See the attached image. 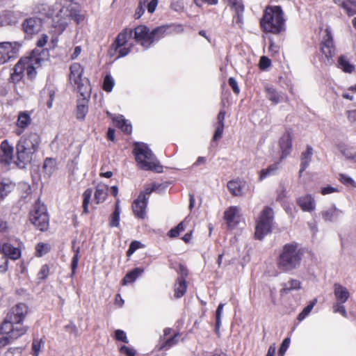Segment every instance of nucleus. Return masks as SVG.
<instances>
[{
  "instance_id": "9b49d317",
  "label": "nucleus",
  "mask_w": 356,
  "mask_h": 356,
  "mask_svg": "<svg viewBox=\"0 0 356 356\" xmlns=\"http://www.w3.org/2000/svg\"><path fill=\"white\" fill-rule=\"evenodd\" d=\"M27 332L26 328L13 329L8 323H2L0 327V348L11 343Z\"/></svg>"
},
{
  "instance_id": "f03ea898",
  "label": "nucleus",
  "mask_w": 356,
  "mask_h": 356,
  "mask_svg": "<svg viewBox=\"0 0 356 356\" xmlns=\"http://www.w3.org/2000/svg\"><path fill=\"white\" fill-rule=\"evenodd\" d=\"M41 137L36 131L22 135L16 145L17 159L23 164L31 163L33 155L38 151Z\"/></svg>"
},
{
  "instance_id": "9d476101",
  "label": "nucleus",
  "mask_w": 356,
  "mask_h": 356,
  "mask_svg": "<svg viewBox=\"0 0 356 356\" xmlns=\"http://www.w3.org/2000/svg\"><path fill=\"white\" fill-rule=\"evenodd\" d=\"M273 211L270 207H265L262 211L256 226L255 237L261 240L268 234L273 224Z\"/></svg>"
},
{
  "instance_id": "ea45409f",
  "label": "nucleus",
  "mask_w": 356,
  "mask_h": 356,
  "mask_svg": "<svg viewBox=\"0 0 356 356\" xmlns=\"http://www.w3.org/2000/svg\"><path fill=\"white\" fill-rule=\"evenodd\" d=\"M9 228L6 221L0 219V247L2 243L8 240Z\"/></svg>"
},
{
  "instance_id": "a19ab883",
  "label": "nucleus",
  "mask_w": 356,
  "mask_h": 356,
  "mask_svg": "<svg viewBox=\"0 0 356 356\" xmlns=\"http://www.w3.org/2000/svg\"><path fill=\"white\" fill-rule=\"evenodd\" d=\"M227 3L235 13L244 12V6L241 0H227Z\"/></svg>"
},
{
  "instance_id": "b1692460",
  "label": "nucleus",
  "mask_w": 356,
  "mask_h": 356,
  "mask_svg": "<svg viewBox=\"0 0 356 356\" xmlns=\"http://www.w3.org/2000/svg\"><path fill=\"white\" fill-rule=\"evenodd\" d=\"M343 214V211L337 208L335 205L323 210L321 212L322 218L325 221H334Z\"/></svg>"
},
{
  "instance_id": "338daca9",
  "label": "nucleus",
  "mask_w": 356,
  "mask_h": 356,
  "mask_svg": "<svg viewBox=\"0 0 356 356\" xmlns=\"http://www.w3.org/2000/svg\"><path fill=\"white\" fill-rule=\"evenodd\" d=\"M229 84L230 87L232 88L234 93L238 94L240 92V88H239L238 83L234 78L230 77L229 79Z\"/></svg>"
},
{
  "instance_id": "f704fd0d",
  "label": "nucleus",
  "mask_w": 356,
  "mask_h": 356,
  "mask_svg": "<svg viewBox=\"0 0 356 356\" xmlns=\"http://www.w3.org/2000/svg\"><path fill=\"white\" fill-rule=\"evenodd\" d=\"M187 289L186 280L184 277H178L175 286V296L177 298L182 297Z\"/></svg>"
},
{
  "instance_id": "2f4dec72",
  "label": "nucleus",
  "mask_w": 356,
  "mask_h": 356,
  "mask_svg": "<svg viewBox=\"0 0 356 356\" xmlns=\"http://www.w3.org/2000/svg\"><path fill=\"white\" fill-rule=\"evenodd\" d=\"M280 162L270 165L267 168L262 169L259 172V181H262L268 177L275 175L280 168Z\"/></svg>"
},
{
  "instance_id": "20e7f679",
  "label": "nucleus",
  "mask_w": 356,
  "mask_h": 356,
  "mask_svg": "<svg viewBox=\"0 0 356 356\" xmlns=\"http://www.w3.org/2000/svg\"><path fill=\"white\" fill-rule=\"evenodd\" d=\"M283 11L280 6H268L266 8L260 21L264 31L277 34L284 30Z\"/></svg>"
},
{
  "instance_id": "7c9ffc66",
  "label": "nucleus",
  "mask_w": 356,
  "mask_h": 356,
  "mask_svg": "<svg viewBox=\"0 0 356 356\" xmlns=\"http://www.w3.org/2000/svg\"><path fill=\"white\" fill-rule=\"evenodd\" d=\"M108 187L105 184H98L95 193V200L97 204L102 203L105 201L107 197Z\"/></svg>"
},
{
  "instance_id": "6e6d98bb",
  "label": "nucleus",
  "mask_w": 356,
  "mask_h": 356,
  "mask_svg": "<svg viewBox=\"0 0 356 356\" xmlns=\"http://www.w3.org/2000/svg\"><path fill=\"white\" fill-rule=\"evenodd\" d=\"M43 346L42 340L34 339L32 343V351L34 356H38L41 347Z\"/></svg>"
},
{
  "instance_id": "0eeeda50",
  "label": "nucleus",
  "mask_w": 356,
  "mask_h": 356,
  "mask_svg": "<svg viewBox=\"0 0 356 356\" xmlns=\"http://www.w3.org/2000/svg\"><path fill=\"white\" fill-rule=\"evenodd\" d=\"M70 83L72 85L78 92L83 96L90 92L88 80L83 77V67L79 63H74L70 67Z\"/></svg>"
},
{
  "instance_id": "1a4fd4ad",
  "label": "nucleus",
  "mask_w": 356,
  "mask_h": 356,
  "mask_svg": "<svg viewBox=\"0 0 356 356\" xmlns=\"http://www.w3.org/2000/svg\"><path fill=\"white\" fill-rule=\"evenodd\" d=\"M31 222L40 231H44L49 226V216L46 207L38 200L30 213Z\"/></svg>"
},
{
  "instance_id": "680f3d73",
  "label": "nucleus",
  "mask_w": 356,
  "mask_h": 356,
  "mask_svg": "<svg viewBox=\"0 0 356 356\" xmlns=\"http://www.w3.org/2000/svg\"><path fill=\"white\" fill-rule=\"evenodd\" d=\"M271 65L270 60L266 56H262L259 60V68L262 70H266Z\"/></svg>"
},
{
  "instance_id": "052dcab7",
  "label": "nucleus",
  "mask_w": 356,
  "mask_h": 356,
  "mask_svg": "<svg viewBox=\"0 0 356 356\" xmlns=\"http://www.w3.org/2000/svg\"><path fill=\"white\" fill-rule=\"evenodd\" d=\"M120 352L121 354L125 355L126 356L136 355V350L133 348L124 345L120 348Z\"/></svg>"
},
{
  "instance_id": "09e8293b",
  "label": "nucleus",
  "mask_w": 356,
  "mask_h": 356,
  "mask_svg": "<svg viewBox=\"0 0 356 356\" xmlns=\"http://www.w3.org/2000/svg\"><path fill=\"white\" fill-rule=\"evenodd\" d=\"M339 180L346 186H351L353 187H356L355 181L350 177L345 174H340Z\"/></svg>"
},
{
  "instance_id": "603ef678",
  "label": "nucleus",
  "mask_w": 356,
  "mask_h": 356,
  "mask_svg": "<svg viewBox=\"0 0 356 356\" xmlns=\"http://www.w3.org/2000/svg\"><path fill=\"white\" fill-rule=\"evenodd\" d=\"M179 337V334H175L173 337L167 339L161 346V349L168 350L172 346L177 343L178 340L177 337Z\"/></svg>"
},
{
  "instance_id": "2eb2a0df",
  "label": "nucleus",
  "mask_w": 356,
  "mask_h": 356,
  "mask_svg": "<svg viewBox=\"0 0 356 356\" xmlns=\"http://www.w3.org/2000/svg\"><path fill=\"white\" fill-rule=\"evenodd\" d=\"M134 38L145 48L150 47V31L146 26H138L134 29Z\"/></svg>"
},
{
  "instance_id": "c85d7f7f",
  "label": "nucleus",
  "mask_w": 356,
  "mask_h": 356,
  "mask_svg": "<svg viewBox=\"0 0 356 356\" xmlns=\"http://www.w3.org/2000/svg\"><path fill=\"white\" fill-rule=\"evenodd\" d=\"M245 181L241 180H232L227 183V188L229 192L234 196H242Z\"/></svg>"
},
{
  "instance_id": "a211bd4d",
  "label": "nucleus",
  "mask_w": 356,
  "mask_h": 356,
  "mask_svg": "<svg viewBox=\"0 0 356 356\" xmlns=\"http://www.w3.org/2000/svg\"><path fill=\"white\" fill-rule=\"evenodd\" d=\"M31 123L30 114L27 111H21L18 114L16 122L17 129L15 134L20 136L23 134L24 129L27 128Z\"/></svg>"
},
{
  "instance_id": "8fccbe9b",
  "label": "nucleus",
  "mask_w": 356,
  "mask_h": 356,
  "mask_svg": "<svg viewBox=\"0 0 356 356\" xmlns=\"http://www.w3.org/2000/svg\"><path fill=\"white\" fill-rule=\"evenodd\" d=\"M344 10L346 11L347 14L350 16L354 15L356 14V1L355 0H348V3L345 7Z\"/></svg>"
},
{
  "instance_id": "dca6fc26",
  "label": "nucleus",
  "mask_w": 356,
  "mask_h": 356,
  "mask_svg": "<svg viewBox=\"0 0 356 356\" xmlns=\"http://www.w3.org/2000/svg\"><path fill=\"white\" fill-rule=\"evenodd\" d=\"M227 227L234 228L239 222V209L237 207H230L225 211L224 216Z\"/></svg>"
},
{
  "instance_id": "de8ad7c7",
  "label": "nucleus",
  "mask_w": 356,
  "mask_h": 356,
  "mask_svg": "<svg viewBox=\"0 0 356 356\" xmlns=\"http://www.w3.org/2000/svg\"><path fill=\"white\" fill-rule=\"evenodd\" d=\"M343 302H336L332 307L334 313H339L341 314L343 317L347 318L348 314L346 312V308L343 306Z\"/></svg>"
},
{
  "instance_id": "5fc2aeb1",
  "label": "nucleus",
  "mask_w": 356,
  "mask_h": 356,
  "mask_svg": "<svg viewBox=\"0 0 356 356\" xmlns=\"http://www.w3.org/2000/svg\"><path fill=\"white\" fill-rule=\"evenodd\" d=\"M143 247V245L140 242L138 241H134L131 243L129 248L127 252V254L128 257H130L132 254H134L138 249Z\"/></svg>"
},
{
  "instance_id": "6e6552de",
  "label": "nucleus",
  "mask_w": 356,
  "mask_h": 356,
  "mask_svg": "<svg viewBox=\"0 0 356 356\" xmlns=\"http://www.w3.org/2000/svg\"><path fill=\"white\" fill-rule=\"evenodd\" d=\"M27 314L28 307L25 304L19 303L11 308L2 323H8L10 325V328L13 330L16 328H26L28 330L26 326L22 325Z\"/></svg>"
},
{
  "instance_id": "69168bd1",
  "label": "nucleus",
  "mask_w": 356,
  "mask_h": 356,
  "mask_svg": "<svg viewBox=\"0 0 356 356\" xmlns=\"http://www.w3.org/2000/svg\"><path fill=\"white\" fill-rule=\"evenodd\" d=\"M223 129H224V126L216 125V129L213 137V140L216 141L222 137V133H223Z\"/></svg>"
},
{
  "instance_id": "4c0bfd02",
  "label": "nucleus",
  "mask_w": 356,
  "mask_h": 356,
  "mask_svg": "<svg viewBox=\"0 0 356 356\" xmlns=\"http://www.w3.org/2000/svg\"><path fill=\"white\" fill-rule=\"evenodd\" d=\"M14 188V185L10 181L0 182V200H3Z\"/></svg>"
},
{
  "instance_id": "c9c22d12",
  "label": "nucleus",
  "mask_w": 356,
  "mask_h": 356,
  "mask_svg": "<svg viewBox=\"0 0 356 356\" xmlns=\"http://www.w3.org/2000/svg\"><path fill=\"white\" fill-rule=\"evenodd\" d=\"M121 209L120 207V200L118 199L115 204V211L111 216L109 225L111 227H118L120 225V215Z\"/></svg>"
},
{
  "instance_id": "0e129e2a",
  "label": "nucleus",
  "mask_w": 356,
  "mask_h": 356,
  "mask_svg": "<svg viewBox=\"0 0 356 356\" xmlns=\"http://www.w3.org/2000/svg\"><path fill=\"white\" fill-rule=\"evenodd\" d=\"M338 191L339 190L337 188L331 186H327L325 187L322 188L321 190V193L323 195H326Z\"/></svg>"
},
{
  "instance_id": "3c124183",
  "label": "nucleus",
  "mask_w": 356,
  "mask_h": 356,
  "mask_svg": "<svg viewBox=\"0 0 356 356\" xmlns=\"http://www.w3.org/2000/svg\"><path fill=\"white\" fill-rule=\"evenodd\" d=\"M79 253V249L77 248L75 250V254L73 256L72 259V264H71L72 273L70 275L71 277H72L74 275V274L76 273V270L78 267Z\"/></svg>"
},
{
  "instance_id": "cd10ccee",
  "label": "nucleus",
  "mask_w": 356,
  "mask_h": 356,
  "mask_svg": "<svg viewBox=\"0 0 356 356\" xmlns=\"http://www.w3.org/2000/svg\"><path fill=\"white\" fill-rule=\"evenodd\" d=\"M168 29V26H161L150 31V46L167 35L169 33Z\"/></svg>"
},
{
  "instance_id": "13d9d810",
  "label": "nucleus",
  "mask_w": 356,
  "mask_h": 356,
  "mask_svg": "<svg viewBox=\"0 0 356 356\" xmlns=\"http://www.w3.org/2000/svg\"><path fill=\"white\" fill-rule=\"evenodd\" d=\"M148 0H139V5L136 9L135 13V17L136 19L140 18L145 12V6Z\"/></svg>"
},
{
  "instance_id": "774afa93",
  "label": "nucleus",
  "mask_w": 356,
  "mask_h": 356,
  "mask_svg": "<svg viewBox=\"0 0 356 356\" xmlns=\"http://www.w3.org/2000/svg\"><path fill=\"white\" fill-rule=\"evenodd\" d=\"M243 13H235V15L233 17V22L237 24L239 27H241L243 24Z\"/></svg>"
},
{
  "instance_id": "79ce46f5",
  "label": "nucleus",
  "mask_w": 356,
  "mask_h": 356,
  "mask_svg": "<svg viewBox=\"0 0 356 356\" xmlns=\"http://www.w3.org/2000/svg\"><path fill=\"white\" fill-rule=\"evenodd\" d=\"M317 303V299H314L312 301L310 302V303L304 308V309L299 314L298 316V319L301 321L304 320L311 312L313 307L316 305Z\"/></svg>"
},
{
  "instance_id": "7ed1b4c3",
  "label": "nucleus",
  "mask_w": 356,
  "mask_h": 356,
  "mask_svg": "<svg viewBox=\"0 0 356 356\" xmlns=\"http://www.w3.org/2000/svg\"><path fill=\"white\" fill-rule=\"evenodd\" d=\"M138 166L145 170L161 172L163 167L160 165L151 149L143 143H136L133 151Z\"/></svg>"
},
{
  "instance_id": "f257e3e1",
  "label": "nucleus",
  "mask_w": 356,
  "mask_h": 356,
  "mask_svg": "<svg viewBox=\"0 0 356 356\" xmlns=\"http://www.w3.org/2000/svg\"><path fill=\"white\" fill-rule=\"evenodd\" d=\"M303 251L298 243L291 242L285 244L277 259V268L284 273L291 272L299 268Z\"/></svg>"
},
{
  "instance_id": "c756f323",
  "label": "nucleus",
  "mask_w": 356,
  "mask_h": 356,
  "mask_svg": "<svg viewBox=\"0 0 356 356\" xmlns=\"http://www.w3.org/2000/svg\"><path fill=\"white\" fill-rule=\"evenodd\" d=\"M115 125L120 128L123 132L129 134L132 131L131 124L125 120L122 115H118L113 118Z\"/></svg>"
},
{
  "instance_id": "e433bc0d",
  "label": "nucleus",
  "mask_w": 356,
  "mask_h": 356,
  "mask_svg": "<svg viewBox=\"0 0 356 356\" xmlns=\"http://www.w3.org/2000/svg\"><path fill=\"white\" fill-rule=\"evenodd\" d=\"M338 66L343 72L347 73H351L355 70V66L350 64L347 58L343 56H341L339 58Z\"/></svg>"
},
{
  "instance_id": "412c9836",
  "label": "nucleus",
  "mask_w": 356,
  "mask_h": 356,
  "mask_svg": "<svg viewBox=\"0 0 356 356\" xmlns=\"http://www.w3.org/2000/svg\"><path fill=\"white\" fill-rule=\"evenodd\" d=\"M13 154V147L7 140H3L0 145V163H9Z\"/></svg>"
},
{
  "instance_id": "5701e85b",
  "label": "nucleus",
  "mask_w": 356,
  "mask_h": 356,
  "mask_svg": "<svg viewBox=\"0 0 356 356\" xmlns=\"http://www.w3.org/2000/svg\"><path fill=\"white\" fill-rule=\"evenodd\" d=\"M89 95V92L83 96V98L78 100L76 106V116L79 120H83L88 111V99L86 96Z\"/></svg>"
},
{
  "instance_id": "ddd939ff",
  "label": "nucleus",
  "mask_w": 356,
  "mask_h": 356,
  "mask_svg": "<svg viewBox=\"0 0 356 356\" xmlns=\"http://www.w3.org/2000/svg\"><path fill=\"white\" fill-rule=\"evenodd\" d=\"M321 51L327 59V63H331L332 56L334 54V47L333 44V38L331 31L327 28L325 29V35L323 38L321 42Z\"/></svg>"
},
{
  "instance_id": "f8f14e48",
  "label": "nucleus",
  "mask_w": 356,
  "mask_h": 356,
  "mask_svg": "<svg viewBox=\"0 0 356 356\" xmlns=\"http://www.w3.org/2000/svg\"><path fill=\"white\" fill-rule=\"evenodd\" d=\"M20 47L21 44L17 42H0V65L4 64L10 59L15 58L18 54Z\"/></svg>"
},
{
  "instance_id": "37998d69",
  "label": "nucleus",
  "mask_w": 356,
  "mask_h": 356,
  "mask_svg": "<svg viewBox=\"0 0 356 356\" xmlns=\"http://www.w3.org/2000/svg\"><path fill=\"white\" fill-rule=\"evenodd\" d=\"M92 194V190L91 188L86 189L83 194V213H88V204L90 203Z\"/></svg>"
},
{
  "instance_id": "bb28decb",
  "label": "nucleus",
  "mask_w": 356,
  "mask_h": 356,
  "mask_svg": "<svg viewBox=\"0 0 356 356\" xmlns=\"http://www.w3.org/2000/svg\"><path fill=\"white\" fill-rule=\"evenodd\" d=\"M313 155V149L310 146L307 147V149L301 154L300 157V169L299 172L300 177L302 172L308 168Z\"/></svg>"
},
{
  "instance_id": "4be33fe9",
  "label": "nucleus",
  "mask_w": 356,
  "mask_h": 356,
  "mask_svg": "<svg viewBox=\"0 0 356 356\" xmlns=\"http://www.w3.org/2000/svg\"><path fill=\"white\" fill-rule=\"evenodd\" d=\"M0 251L3 253L2 255H5L7 258L8 257L13 260L19 259L21 256L20 250L18 248L13 247L6 241L2 243Z\"/></svg>"
},
{
  "instance_id": "e2e57ef3",
  "label": "nucleus",
  "mask_w": 356,
  "mask_h": 356,
  "mask_svg": "<svg viewBox=\"0 0 356 356\" xmlns=\"http://www.w3.org/2000/svg\"><path fill=\"white\" fill-rule=\"evenodd\" d=\"M8 258L5 255L0 254V273H5L8 270Z\"/></svg>"
},
{
  "instance_id": "39448f33",
  "label": "nucleus",
  "mask_w": 356,
  "mask_h": 356,
  "mask_svg": "<svg viewBox=\"0 0 356 356\" xmlns=\"http://www.w3.org/2000/svg\"><path fill=\"white\" fill-rule=\"evenodd\" d=\"M83 18L76 4L71 3L68 7H63L54 19L55 31L60 35L66 29L72 19L79 24Z\"/></svg>"
},
{
  "instance_id": "c03bdc74",
  "label": "nucleus",
  "mask_w": 356,
  "mask_h": 356,
  "mask_svg": "<svg viewBox=\"0 0 356 356\" xmlns=\"http://www.w3.org/2000/svg\"><path fill=\"white\" fill-rule=\"evenodd\" d=\"M50 250L49 245L44 243H39L35 247V255L42 257L47 254Z\"/></svg>"
},
{
  "instance_id": "f3484780",
  "label": "nucleus",
  "mask_w": 356,
  "mask_h": 356,
  "mask_svg": "<svg viewBox=\"0 0 356 356\" xmlns=\"http://www.w3.org/2000/svg\"><path fill=\"white\" fill-rule=\"evenodd\" d=\"M280 148L281 149L280 161L287 157L292 148V142L291 134L288 132L284 134L279 141Z\"/></svg>"
},
{
  "instance_id": "bf43d9fd",
  "label": "nucleus",
  "mask_w": 356,
  "mask_h": 356,
  "mask_svg": "<svg viewBox=\"0 0 356 356\" xmlns=\"http://www.w3.org/2000/svg\"><path fill=\"white\" fill-rule=\"evenodd\" d=\"M115 337L116 340L122 341L125 343H129L126 333L122 330H116L115 332Z\"/></svg>"
},
{
  "instance_id": "393cba45",
  "label": "nucleus",
  "mask_w": 356,
  "mask_h": 356,
  "mask_svg": "<svg viewBox=\"0 0 356 356\" xmlns=\"http://www.w3.org/2000/svg\"><path fill=\"white\" fill-rule=\"evenodd\" d=\"M334 295L337 302L345 303L350 297L348 289L339 283L334 284Z\"/></svg>"
},
{
  "instance_id": "a18cd8bd",
  "label": "nucleus",
  "mask_w": 356,
  "mask_h": 356,
  "mask_svg": "<svg viewBox=\"0 0 356 356\" xmlns=\"http://www.w3.org/2000/svg\"><path fill=\"white\" fill-rule=\"evenodd\" d=\"M225 306V304L220 303L216 312V327L215 330L216 332H219L220 325H221V315L222 313L223 307Z\"/></svg>"
},
{
  "instance_id": "864d4df0",
  "label": "nucleus",
  "mask_w": 356,
  "mask_h": 356,
  "mask_svg": "<svg viewBox=\"0 0 356 356\" xmlns=\"http://www.w3.org/2000/svg\"><path fill=\"white\" fill-rule=\"evenodd\" d=\"M341 153L346 159L356 162V151L353 149L346 148L341 150Z\"/></svg>"
},
{
  "instance_id": "58836bf2",
  "label": "nucleus",
  "mask_w": 356,
  "mask_h": 356,
  "mask_svg": "<svg viewBox=\"0 0 356 356\" xmlns=\"http://www.w3.org/2000/svg\"><path fill=\"white\" fill-rule=\"evenodd\" d=\"M301 283L297 280H291L287 283H285L281 290L282 293H287L291 290H298L300 289Z\"/></svg>"
},
{
  "instance_id": "aec40b11",
  "label": "nucleus",
  "mask_w": 356,
  "mask_h": 356,
  "mask_svg": "<svg viewBox=\"0 0 356 356\" xmlns=\"http://www.w3.org/2000/svg\"><path fill=\"white\" fill-rule=\"evenodd\" d=\"M22 26L26 33L33 35L40 30L41 21L38 18L31 17L23 22Z\"/></svg>"
},
{
  "instance_id": "423d86ee",
  "label": "nucleus",
  "mask_w": 356,
  "mask_h": 356,
  "mask_svg": "<svg viewBox=\"0 0 356 356\" xmlns=\"http://www.w3.org/2000/svg\"><path fill=\"white\" fill-rule=\"evenodd\" d=\"M39 58L35 56L21 58L15 65L12 79L19 81L25 72L29 79H33L36 75V65H39Z\"/></svg>"
},
{
  "instance_id": "72a5a7b5",
  "label": "nucleus",
  "mask_w": 356,
  "mask_h": 356,
  "mask_svg": "<svg viewBox=\"0 0 356 356\" xmlns=\"http://www.w3.org/2000/svg\"><path fill=\"white\" fill-rule=\"evenodd\" d=\"M144 269L142 268H136L131 271L129 272L123 278L122 282L123 285H127L134 282L138 276L143 274Z\"/></svg>"
},
{
  "instance_id": "473e14b6",
  "label": "nucleus",
  "mask_w": 356,
  "mask_h": 356,
  "mask_svg": "<svg viewBox=\"0 0 356 356\" xmlns=\"http://www.w3.org/2000/svg\"><path fill=\"white\" fill-rule=\"evenodd\" d=\"M265 91L267 98L275 104L280 103L284 99V96L278 93L272 86H266L265 87Z\"/></svg>"
},
{
  "instance_id": "6ab92c4d",
  "label": "nucleus",
  "mask_w": 356,
  "mask_h": 356,
  "mask_svg": "<svg viewBox=\"0 0 356 356\" xmlns=\"http://www.w3.org/2000/svg\"><path fill=\"white\" fill-rule=\"evenodd\" d=\"M297 204L301 208V209L305 212L310 213L316 209L315 199L310 194H307L300 197L297 200Z\"/></svg>"
},
{
  "instance_id": "4468645a",
  "label": "nucleus",
  "mask_w": 356,
  "mask_h": 356,
  "mask_svg": "<svg viewBox=\"0 0 356 356\" xmlns=\"http://www.w3.org/2000/svg\"><path fill=\"white\" fill-rule=\"evenodd\" d=\"M148 197L144 193H140L138 198L134 202L132 208L134 215L139 218H145Z\"/></svg>"
},
{
  "instance_id": "4d7b16f0",
  "label": "nucleus",
  "mask_w": 356,
  "mask_h": 356,
  "mask_svg": "<svg viewBox=\"0 0 356 356\" xmlns=\"http://www.w3.org/2000/svg\"><path fill=\"white\" fill-rule=\"evenodd\" d=\"M291 340L289 338H286L282 341L279 350H278V356H284L286 351L289 347Z\"/></svg>"
},
{
  "instance_id": "a878e982",
  "label": "nucleus",
  "mask_w": 356,
  "mask_h": 356,
  "mask_svg": "<svg viewBox=\"0 0 356 356\" xmlns=\"http://www.w3.org/2000/svg\"><path fill=\"white\" fill-rule=\"evenodd\" d=\"M132 33H133L132 30L129 29H126L120 33L118 35V36L113 44L115 50H118L119 48H120L123 46H125L126 44L127 43L129 39H130L131 38Z\"/></svg>"
},
{
  "instance_id": "49530a36",
  "label": "nucleus",
  "mask_w": 356,
  "mask_h": 356,
  "mask_svg": "<svg viewBox=\"0 0 356 356\" xmlns=\"http://www.w3.org/2000/svg\"><path fill=\"white\" fill-rule=\"evenodd\" d=\"M115 85V81L113 78L109 75L107 74L104 79L103 83V88L106 92H111L113 90V88Z\"/></svg>"
}]
</instances>
